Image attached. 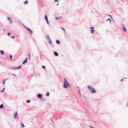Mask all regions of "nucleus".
<instances>
[{"instance_id": "nucleus-44", "label": "nucleus", "mask_w": 128, "mask_h": 128, "mask_svg": "<svg viewBox=\"0 0 128 128\" xmlns=\"http://www.w3.org/2000/svg\"><path fill=\"white\" fill-rule=\"evenodd\" d=\"M77 88L78 89V88H78V86H77Z\"/></svg>"}, {"instance_id": "nucleus-45", "label": "nucleus", "mask_w": 128, "mask_h": 128, "mask_svg": "<svg viewBox=\"0 0 128 128\" xmlns=\"http://www.w3.org/2000/svg\"><path fill=\"white\" fill-rule=\"evenodd\" d=\"M13 68H10V69H12V70H13Z\"/></svg>"}, {"instance_id": "nucleus-33", "label": "nucleus", "mask_w": 128, "mask_h": 128, "mask_svg": "<svg viewBox=\"0 0 128 128\" xmlns=\"http://www.w3.org/2000/svg\"><path fill=\"white\" fill-rule=\"evenodd\" d=\"M14 38V36H13L12 37H11L12 38Z\"/></svg>"}, {"instance_id": "nucleus-22", "label": "nucleus", "mask_w": 128, "mask_h": 128, "mask_svg": "<svg viewBox=\"0 0 128 128\" xmlns=\"http://www.w3.org/2000/svg\"><path fill=\"white\" fill-rule=\"evenodd\" d=\"M62 17V16H61L60 17H58V18H56V19H57V20H58V19H60Z\"/></svg>"}, {"instance_id": "nucleus-14", "label": "nucleus", "mask_w": 128, "mask_h": 128, "mask_svg": "<svg viewBox=\"0 0 128 128\" xmlns=\"http://www.w3.org/2000/svg\"><path fill=\"white\" fill-rule=\"evenodd\" d=\"M56 43L57 44H59L60 43V42L59 40H56Z\"/></svg>"}, {"instance_id": "nucleus-46", "label": "nucleus", "mask_w": 128, "mask_h": 128, "mask_svg": "<svg viewBox=\"0 0 128 128\" xmlns=\"http://www.w3.org/2000/svg\"><path fill=\"white\" fill-rule=\"evenodd\" d=\"M22 24V25H23L24 26V24Z\"/></svg>"}, {"instance_id": "nucleus-38", "label": "nucleus", "mask_w": 128, "mask_h": 128, "mask_svg": "<svg viewBox=\"0 0 128 128\" xmlns=\"http://www.w3.org/2000/svg\"><path fill=\"white\" fill-rule=\"evenodd\" d=\"M4 92V91L3 90L1 91V92Z\"/></svg>"}, {"instance_id": "nucleus-39", "label": "nucleus", "mask_w": 128, "mask_h": 128, "mask_svg": "<svg viewBox=\"0 0 128 128\" xmlns=\"http://www.w3.org/2000/svg\"><path fill=\"white\" fill-rule=\"evenodd\" d=\"M12 75H14V76H16V75L14 74H12Z\"/></svg>"}, {"instance_id": "nucleus-35", "label": "nucleus", "mask_w": 128, "mask_h": 128, "mask_svg": "<svg viewBox=\"0 0 128 128\" xmlns=\"http://www.w3.org/2000/svg\"><path fill=\"white\" fill-rule=\"evenodd\" d=\"M17 69V68H13V70H16Z\"/></svg>"}, {"instance_id": "nucleus-18", "label": "nucleus", "mask_w": 128, "mask_h": 128, "mask_svg": "<svg viewBox=\"0 0 128 128\" xmlns=\"http://www.w3.org/2000/svg\"><path fill=\"white\" fill-rule=\"evenodd\" d=\"M46 95L47 96H49L50 95L49 93V92H47L46 94Z\"/></svg>"}, {"instance_id": "nucleus-1", "label": "nucleus", "mask_w": 128, "mask_h": 128, "mask_svg": "<svg viewBox=\"0 0 128 128\" xmlns=\"http://www.w3.org/2000/svg\"><path fill=\"white\" fill-rule=\"evenodd\" d=\"M64 82L63 85L64 87L65 88H67L68 86H70V84L66 80V78H64Z\"/></svg>"}, {"instance_id": "nucleus-16", "label": "nucleus", "mask_w": 128, "mask_h": 128, "mask_svg": "<svg viewBox=\"0 0 128 128\" xmlns=\"http://www.w3.org/2000/svg\"><path fill=\"white\" fill-rule=\"evenodd\" d=\"M3 104H2L0 105V108H3Z\"/></svg>"}, {"instance_id": "nucleus-26", "label": "nucleus", "mask_w": 128, "mask_h": 128, "mask_svg": "<svg viewBox=\"0 0 128 128\" xmlns=\"http://www.w3.org/2000/svg\"><path fill=\"white\" fill-rule=\"evenodd\" d=\"M78 92L79 93V94H80V96H81V93H80V90H78Z\"/></svg>"}, {"instance_id": "nucleus-30", "label": "nucleus", "mask_w": 128, "mask_h": 128, "mask_svg": "<svg viewBox=\"0 0 128 128\" xmlns=\"http://www.w3.org/2000/svg\"><path fill=\"white\" fill-rule=\"evenodd\" d=\"M10 32H8L7 34V35L8 36L10 35Z\"/></svg>"}, {"instance_id": "nucleus-10", "label": "nucleus", "mask_w": 128, "mask_h": 128, "mask_svg": "<svg viewBox=\"0 0 128 128\" xmlns=\"http://www.w3.org/2000/svg\"><path fill=\"white\" fill-rule=\"evenodd\" d=\"M27 58H26L25 60L23 62L22 64H24L27 61Z\"/></svg>"}, {"instance_id": "nucleus-17", "label": "nucleus", "mask_w": 128, "mask_h": 128, "mask_svg": "<svg viewBox=\"0 0 128 128\" xmlns=\"http://www.w3.org/2000/svg\"><path fill=\"white\" fill-rule=\"evenodd\" d=\"M49 43L50 44H51L52 43V41L51 39H50L49 40Z\"/></svg>"}, {"instance_id": "nucleus-37", "label": "nucleus", "mask_w": 128, "mask_h": 128, "mask_svg": "<svg viewBox=\"0 0 128 128\" xmlns=\"http://www.w3.org/2000/svg\"><path fill=\"white\" fill-rule=\"evenodd\" d=\"M24 26L26 28H28L27 27H26L25 26Z\"/></svg>"}, {"instance_id": "nucleus-20", "label": "nucleus", "mask_w": 128, "mask_h": 128, "mask_svg": "<svg viewBox=\"0 0 128 128\" xmlns=\"http://www.w3.org/2000/svg\"><path fill=\"white\" fill-rule=\"evenodd\" d=\"M110 20V22H111V19L110 18H109L108 19H107L106 20L107 21H108V20Z\"/></svg>"}, {"instance_id": "nucleus-29", "label": "nucleus", "mask_w": 128, "mask_h": 128, "mask_svg": "<svg viewBox=\"0 0 128 128\" xmlns=\"http://www.w3.org/2000/svg\"><path fill=\"white\" fill-rule=\"evenodd\" d=\"M21 68V66H20L19 67H18V68H17V69H20Z\"/></svg>"}, {"instance_id": "nucleus-25", "label": "nucleus", "mask_w": 128, "mask_h": 128, "mask_svg": "<svg viewBox=\"0 0 128 128\" xmlns=\"http://www.w3.org/2000/svg\"><path fill=\"white\" fill-rule=\"evenodd\" d=\"M36 59L37 61H38V58L37 56L36 57Z\"/></svg>"}, {"instance_id": "nucleus-28", "label": "nucleus", "mask_w": 128, "mask_h": 128, "mask_svg": "<svg viewBox=\"0 0 128 128\" xmlns=\"http://www.w3.org/2000/svg\"><path fill=\"white\" fill-rule=\"evenodd\" d=\"M10 60H11L12 58V56L11 55H10Z\"/></svg>"}, {"instance_id": "nucleus-42", "label": "nucleus", "mask_w": 128, "mask_h": 128, "mask_svg": "<svg viewBox=\"0 0 128 128\" xmlns=\"http://www.w3.org/2000/svg\"><path fill=\"white\" fill-rule=\"evenodd\" d=\"M59 4L58 3L57 4V5L58 6V5Z\"/></svg>"}, {"instance_id": "nucleus-41", "label": "nucleus", "mask_w": 128, "mask_h": 128, "mask_svg": "<svg viewBox=\"0 0 128 128\" xmlns=\"http://www.w3.org/2000/svg\"><path fill=\"white\" fill-rule=\"evenodd\" d=\"M123 80V79H122L121 80V81H122Z\"/></svg>"}, {"instance_id": "nucleus-8", "label": "nucleus", "mask_w": 128, "mask_h": 128, "mask_svg": "<svg viewBox=\"0 0 128 128\" xmlns=\"http://www.w3.org/2000/svg\"><path fill=\"white\" fill-rule=\"evenodd\" d=\"M26 29L28 30L30 32V33L32 34V30L28 28H26Z\"/></svg>"}, {"instance_id": "nucleus-40", "label": "nucleus", "mask_w": 128, "mask_h": 128, "mask_svg": "<svg viewBox=\"0 0 128 128\" xmlns=\"http://www.w3.org/2000/svg\"><path fill=\"white\" fill-rule=\"evenodd\" d=\"M5 89V88H3V90H4Z\"/></svg>"}, {"instance_id": "nucleus-9", "label": "nucleus", "mask_w": 128, "mask_h": 128, "mask_svg": "<svg viewBox=\"0 0 128 128\" xmlns=\"http://www.w3.org/2000/svg\"><path fill=\"white\" fill-rule=\"evenodd\" d=\"M46 37L48 39V40H49L50 39V38L49 36L48 35H46Z\"/></svg>"}, {"instance_id": "nucleus-11", "label": "nucleus", "mask_w": 128, "mask_h": 128, "mask_svg": "<svg viewBox=\"0 0 128 128\" xmlns=\"http://www.w3.org/2000/svg\"><path fill=\"white\" fill-rule=\"evenodd\" d=\"M91 32L92 34H93L94 33V29H92L91 30Z\"/></svg>"}, {"instance_id": "nucleus-15", "label": "nucleus", "mask_w": 128, "mask_h": 128, "mask_svg": "<svg viewBox=\"0 0 128 128\" xmlns=\"http://www.w3.org/2000/svg\"><path fill=\"white\" fill-rule=\"evenodd\" d=\"M0 52L1 54H4V52L2 50H1L0 51Z\"/></svg>"}, {"instance_id": "nucleus-23", "label": "nucleus", "mask_w": 128, "mask_h": 128, "mask_svg": "<svg viewBox=\"0 0 128 128\" xmlns=\"http://www.w3.org/2000/svg\"><path fill=\"white\" fill-rule=\"evenodd\" d=\"M42 68H46V66H42Z\"/></svg>"}, {"instance_id": "nucleus-34", "label": "nucleus", "mask_w": 128, "mask_h": 128, "mask_svg": "<svg viewBox=\"0 0 128 128\" xmlns=\"http://www.w3.org/2000/svg\"><path fill=\"white\" fill-rule=\"evenodd\" d=\"M90 28H91L92 29H93H93H94V27H92L91 26H90Z\"/></svg>"}, {"instance_id": "nucleus-12", "label": "nucleus", "mask_w": 128, "mask_h": 128, "mask_svg": "<svg viewBox=\"0 0 128 128\" xmlns=\"http://www.w3.org/2000/svg\"><path fill=\"white\" fill-rule=\"evenodd\" d=\"M45 19L46 20H48L47 16L46 15H45Z\"/></svg>"}, {"instance_id": "nucleus-19", "label": "nucleus", "mask_w": 128, "mask_h": 128, "mask_svg": "<svg viewBox=\"0 0 128 128\" xmlns=\"http://www.w3.org/2000/svg\"><path fill=\"white\" fill-rule=\"evenodd\" d=\"M21 125H22V126L23 127H24V124H23L22 123V122L21 123Z\"/></svg>"}, {"instance_id": "nucleus-3", "label": "nucleus", "mask_w": 128, "mask_h": 128, "mask_svg": "<svg viewBox=\"0 0 128 128\" xmlns=\"http://www.w3.org/2000/svg\"><path fill=\"white\" fill-rule=\"evenodd\" d=\"M37 96L38 97V98L40 99H43V98H42V94H38L37 95Z\"/></svg>"}, {"instance_id": "nucleus-36", "label": "nucleus", "mask_w": 128, "mask_h": 128, "mask_svg": "<svg viewBox=\"0 0 128 128\" xmlns=\"http://www.w3.org/2000/svg\"><path fill=\"white\" fill-rule=\"evenodd\" d=\"M58 0H54V2H58Z\"/></svg>"}, {"instance_id": "nucleus-31", "label": "nucleus", "mask_w": 128, "mask_h": 128, "mask_svg": "<svg viewBox=\"0 0 128 128\" xmlns=\"http://www.w3.org/2000/svg\"><path fill=\"white\" fill-rule=\"evenodd\" d=\"M108 16H110L112 18V16L111 15H109L108 14Z\"/></svg>"}, {"instance_id": "nucleus-4", "label": "nucleus", "mask_w": 128, "mask_h": 128, "mask_svg": "<svg viewBox=\"0 0 128 128\" xmlns=\"http://www.w3.org/2000/svg\"><path fill=\"white\" fill-rule=\"evenodd\" d=\"M17 114L18 113L17 112L14 115V118L15 119L17 118Z\"/></svg>"}, {"instance_id": "nucleus-2", "label": "nucleus", "mask_w": 128, "mask_h": 128, "mask_svg": "<svg viewBox=\"0 0 128 128\" xmlns=\"http://www.w3.org/2000/svg\"><path fill=\"white\" fill-rule=\"evenodd\" d=\"M87 87L90 90L91 92L92 93H95L96 92L95 89L94 88H93L92 86H88Z\"/></svg>"}, {"instance_id": "nucleus-27", "label": "nucleus", "mask_w": 128, "mask_h": 128, "mask_svg": "<svg viewBox=\"0 0 128 128\" xmlns=\"http://www.w3.org/2000/svg\"><path fill=\"white\" fill-rule=\"evenodd\" d=\"M4 80V81L2 82V84H4V83H5V82L6 80Z\"/></svg>"}, {"instance_id": "nucleus-24", "label": "nucleus", "mask_w": 128, "mask_h": 128, "mask_svg": "<svg viewBox=\"0 0 128 128\" xmlns=\"http://www.w3.org/2000/svg\"><path fill=\"white\" fill-rule=\"evenodd\" d=\"M46 22L47 24H49V22L48 20H46Z\"/></svg>"}, {"instance_id": "nucleus-13", "label": "nucleus", "mask_w": 128, "mask_h": 128, "mask_svg": "<svg viewBox=\"0 0 128 128\" xmlns=\"http://www.w3.org/2000/svg\"><path fill=\"white\" fill-rule=\"evenodd\" d=\"M28 0H26L24 2V4H28Z\"/></svg>"}, {"instance_id": "nucleus-21", "label": "nucleus", "mask_w": 128, "mask_h": 128, "mask_svg": "<svg viewBox=\"0 0 128 128\" xmlns=\"http://www.w3.org/2000/svg\"><path fill=\"white\" fill-rule=\"evenodd\" d=\"M30 101L29 100H27L26 101V102L28 103H30Z\"/></svg>"}, {"instance_id": "nucleus-32", "label": "nucleus", "mask_w": 128, "mask_h": 128, "mask_svg": "<svg viewBox=\"0 0 128 128\" xmlns=\"http://www.w3.org/2000/svg\"><path fill=\"white\" fill-rule=\"evenodd\" d=\"M62 28V29L64 31H65V28Z\"/></svg>"}, {"instance_id": "nucleus-48", "label": "nucleus", "mask_w": 128, "mask_h": 128, "mask_svg": "<svg viewBox=\"0 0 128 128\" xmlns=\"http://www.w3.org/2000/svg\"><path fill=\"white\" fill-rule=\"evenodd\" d=\"M126 78H124V79H125Z\"/></svg>"}, {"instance_id": "nucleus-6", "label": "nucleus", "mask_w": 128, "mask_h": 128, "mask_svg": "<svg viewBox=\"0 0 128 128\" xmlns=\"http://www.w3.org/2000/svg\"><path fill=\"white\" fill-rule=\"evenodd\" d=\"M54 55L56 56H58V52L56 51L54 52Z\"/></svg>"}, {"instance_id": "nucleus-5", "label": "nucleus", "mask_w": 128, "mask_h": 128, "mask_svg": "<svg viewBox=\"0 0 128 128\" xmlns=\"http://www.w3.org/2000/svg\"><path fill=\"white\" fill-rule=\"evenodd\" d=\"M7 19H8V21H10V24H11L12 23V20H11V19L9 17H7Z\"/></svg>"}, {"instance_id": "nucleus-43", "label": "nucleus", "mask_w": 128, "mask_h": 128, "mask_svg": "<svg viewBox=\"0 0 128 128\" xmlns=\"http://www.w3.org/2000/svg\"><path fill=\"white\" fill-rule=\"evenodd\" d=\"M126 106H128V104H127L126 105Z\"/></svg>"}, {"instance_id": "nucleus-7", "label": "nucleus", "mask_w": 128, "mask_h": 128, "mask_svg": "<svg viewBox=\"0 0 128 128\" xmlns=\"http://www.w3.org/2000/svg\"><path fill=\"white\" fill-rule=\"evenodd\" d=\"M122 26H123V30H124L125 32H126V28H125L124 27V24H122Z\"/></svg>"}, {"instance_id": "nucleus-47", "label": "nucleus", "mask_w": 128, "mask_h": 128, "mask_svg": "<svg viewBox=\"0 0 128 128\" xmlns=\"http://www.w3.org/2000/svg\"><path fill=\"white\" fill-rule=\"evenodd\" d=\"M30 54H29V56H30Z\"/></svg>"}]
</instances>
